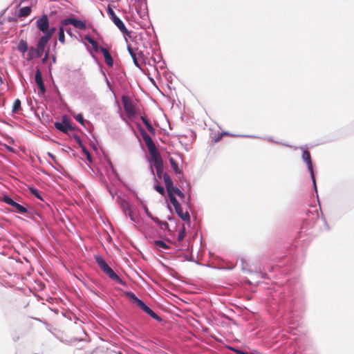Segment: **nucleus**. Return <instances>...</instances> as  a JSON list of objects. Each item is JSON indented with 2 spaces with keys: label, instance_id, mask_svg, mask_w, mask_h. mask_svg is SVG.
Segmentation results:
<instances>
[{
  "label": "nucleus",
  "instance_id": "nucleus-23",
  "mask_svg": "<svg viewBox=\"0 0 354 354\" xmlns=\"http://www.w3.org/2000/svg\"><path fill=\"white\" fill-rule=\"evenodd\" d=\"M155 245L159 250H161V249L167 250L169 248V246L162 241H156Z\"/></svg>",
  "mask_w": 354,
  "mask_h": 354
},
{
  "label": "nucleus",
  "instance_id": "nucleus-31",
  "mask_svg": "<svg viewBox=\"0 0 354 354\" xmlns=\"http://www.w3.org/2000/svg\"><path fill=\"white\" fill-rule=\"evenodd\" d=\"M146 128L151 134L153 136L156 134V129L152 127L151 124H147Z\"/></svg>",
  "mask_w": 354,
  "mask_h": 354
},
{
  "label": "nucleus",
  "instance_id": "nucleus-43",
  "mask_svg": "<svg viewBox=\"0 0 354 354\" xmlns=\"http://www.w3.org/2000/svg\"><path fill=\"white\" fill-rule=\"evenodd\" d=\"M48 156H50L52 158H54L53 155L52 153H48Z\"/></svg>",
  "mask_w": 354,
  "mask_h": 354
},
{
  "label": "nucleus",
  "instance_id": "nucleus-24",
  "mask_svg": "<svg viewBox=\"0 0 354 354\" xmlns=\"http://www.w3.org/2000/svg\"><path fill=\"white\" fill-rule=\"evenodd\" d=\"M3 201L4 203H6V204L8 205H11L12 207H13V205L15 204V201H14L10 197H9L8 196H5L3 198Z\"/></svg>",
  "mask_w": 354,
  "mask_h": 354
},
{
  "label": "nucleus",
  "instance_id": "nucleus-17",
  "mask_svg": "<svg viewBox=\"0 0 354 354\" xmlns=\"http://www.w3.org/2000/svg\"><path fill=\"white\" fill-rule=\"evenodd\" d=\"M84 39L86 40L89 44H91V46H93V48H94L95 50H97L98 49H100L97 42L95 40H94L89 35H85Z\"/></svg>",
  "mask_w": 354,
  "mask_h": 354
},
{
  "label": "nucleus",
  "instance_id": "nucleus-13",
  "mask_svg": "<svg viewBox=\"0 0 354 354\" xmlns=\"http://www.w3.org/2000/svg\"><path fill=\"white\" fill-rule=\"evenodd\" d=\"M35 82L37 84L39 91L41 94L46 92V88L42 80V75L39 68L37 69L35 73Z\"/></svg>",
  "mask_w": 354,
  "mask_h": 354
},
{
  "label": "nucleus",
  "instance_id": "nucleus-22",
  "mask_svg": "<svg viewBox=\"0 0 354 354\" xmlns=\"http://www.w3.org/2000/svg\"><path fill=\"white\" fill-rule=\"evenodd\" d=\"M64 26H62L59 28V35H58V38H59V41L62 43V44H64L65 42V35H64Z\"/></svg>",
  "mask_w": 354,
  "mask_h": 354
},
{
  "label": "nucleus",
  "instance_id": "nucleus-3",
  "mask_svg": "<svg viewBox=\"0 0 354 354\" xmlns=\"http://www.w3.org/2000/svg\"><path fill=\"white\" fill-rule=\"evenodd\" d=\"M127 49L133 59L134 64L141 69L142 65L145 64V56L143 52L138 48H133L130 44L127 46Z\"/></svg>",
  "mask_w": 354,
  "mask_h": 354
},
{
  "label": "nucleus",
  "instance_id": "nucleus-29",
  "mask_svg": "<svg viewBox=\"0 0 354 354\" xmlns=\"http://www.w3.org/2000/svg\"><path fill=\"white\" fill-rule=\"evenodd\" d=\"M185 236V227H183V228L178 233V241H181L184 239Z\"/></svg>",
  "mask_w": 354,
  "mask_h": 354
},
{
  "label": "nucleus",
  "instance_id": "nucleus-8",
  "mask_svg": "<svg viewBox=\"0 0 354 354\" xmlns=\"http://www.w3.org/2000/svg\"><path fill=\"white\" fill-rule=\"evenodd\" d=\"M60 24L62 26H68L71 24L80 30H85L86 28V24L84 21L75 18L64 19L61 21Z\"/></svg>",
  "mask_w": 354,
  "mask_h": 354
},
{
  "label": "nucleus",
  "instance_id": "nucleus-2",
  "mask_svg": "<svg viewBox=\"0 0 354 354\" xmlns=\"http://www.w3.org/2000/svg\"><path fill=\"white\" fill-rule=\"evenodd\" d=\"M95 261L100 268L103 271L104 274L109 276L110 279L114 281L124 284L123 281L119 277V276L113 270V269L106 263L104 259L101 256H96L95 257Z\"/></svg>",
  "mask_w": 354,
  "mask_h": 354
},
{
  "label": "nucleus",
  "instance_id": "nucleus-21",
  "mask_svg": "<svg viewBox=\"0 0 354 354\" xmlns=\"http://www.w3.org/2000/svg\"><path fill=\"white\" fill-rule=\"evenodd\" d=\"M13 207L15 208V212L20 213V214H24L27 212V209L24 207L23 205L15 203V204L13 205Z\"/></svg>",
  "mask_w": 354,
  "mask_h": 354
},
{
  "label": "nucleus",
  "instance_id": "nucleus-5",
  "mask_svg": "<svg viewBox=\"0 0 354 354\" xmlns=\"http://www.w3.org/2000/svg\"><path fill=\"white\" fill-rule=\"evenodd\" d=\"M163 180L167 192L168 197L171 202L173 199H176L175 195H176L177 192L180 189L177 187L174 186L171 178L167 173H165L163 175Z\"/></svg>",
  "mask_w": 354,
  "mask_h": 354
},
{
  "label": "nucleus",
  "instance_id": "nucleus-34",
  "mask_svg": "<svg viewBox=\"0 0 354 354\" xmlns=\"http://www.w3.org/2000/svg\"><path fill=\"white\" fill-rule=\"evenodd\" d=\"M141 120L143 122V123L145 124V127L147 126V124H150L147 115H142Z\"/></svg>",
  "mask_w": 354,
  "mask_h": 354
},
{
  "label": "nucleus",
  "instance_id": "nucleus-38",
  "mask_svg": "<svg viewBox=\"0 0 354 354\" xmlns=\"http://www.w3.org/2000/svg\"><path fill=\"white\" fill-rule=\"evenodd\" d=\"M145 211L148 217H149L151 218L153 216L152 214H151V212L149 211L147 207L145 208Z\"/></svg>",
  "mask_w": 354,
  "mask_h": 354
},
{
  "label": "nucleus",
  "instance_id": "nucleus-26",
  "mask_svg": "<svg viewBox=\"0 0 354 354\" xmlns=\"http://www.w3.org/2000/svg\"><path fill=\"white\" fill-rule=\"evenodd\" d=\"M44 51V48H39L38 46H37L35 48V57H40L43 55Z\"/></svg>",
  "mask_w": 354,
  "mask_h": 354
},
{
  "label": "nucleus",
  "instance_id": "nucleus-39",
  "mask_svg": "<svg viewBox=\"0 0 354 354\" xmlns=\"http://www.w3.org/2000/svg\"><path fill=\"white\" fill-rule=\"evenodd\" d=\"M176 195H177L178 196H179L180 198H185V194H183L180 190H179V191L177 192Z\"/></svg>",
  "mask_w": 354,
  "mask_h": 354
},
{
  "label": "nucleus",
  "instance_id": "nucleus-9",
  "mask_svg": "<svg viewBox=\"0 0 354 354\" xmlns=\"http://www.w3.org/2000/svg\"><path fill=\"white\" fill-rule=\"evenodd\" d=\"M302 158L306 162L308 169L310 173V176L313 182V185L315 188L316 189V183H315V177L314 174L313 163L311 161L310 153L308 150H304L302 153Z\"/></svg>",
  "mask_w": 354,
  "mask_h": 354
},
{
  "label": "nucleus",
  "instance_id": "nucleus-28",
  "mask_svg": "<svg viewBox=\"0 0 354 354\" xmlns=\"http://www.w3.org/2000/svg\"><path fill=\"white\" fill-rule=\"evenodd\" d=\"M154 188L161 195H164L165 194V189H164V187L162 186L159 185H156L154 187Z\"/></svg>",
  "mask_w": 354,
  "mask_h": 354
},
{
  "label": "nucleus",
  "instance_id": "nucleus-44",
  "mask_svg": "<svg viewBox=\"0 0 354 354\" xmlns=\"http://www.w3.org/2000/svg\"><path fill=\"white\" fill-rule=\"evenodd\" d=\"M151 170L152 174L154 175V171H153V169L152 167H151Z\"/></svg>",
  "mask_w": 354,
  "mask_h": 354
},
{
  "label": "nucleus",
  "instance_id": "nucleus-1",
  "mask_svg": "<svg viewBox=\"0 0 354 354\" xmlns=\"http://www.w3.org/2000/svg\"><path fill=\"white\" fill-rule=\"evenodd\" d=\"M139 131L149 150L151 156V162L156 168L157 176L158 178H163V175L165 174V173H163V160L160 152L146 131L143 128L140 127Z\"/></svg>",
  "mask_w": 354,
  "mask_h": 354
},
{
  "label": "nucleus",
  "instance_id": "nucleus-11",
  "mask_svg": "<svg viewBox=\"0 0 354 354\" xmlns=\"http://www.w3.org/2000/svg\"><path fill=\"white\" fill-rule=\"evenodd\" d=\"M55 127L57 129L65 133H68V131L73 129V128L71 126L66 115L62 117L61 122H55Z\"/></svg>",
  "mask_w": 354,
  "mask_h": 354
},
{
  "label": "nucleus",
  "instance_id": "nucleus-30",
  "mask_svg": "<svg viewBox=\"0 0 354 354\" xmlns=\"http://www.w3.org/2000/svg\"><path fill=\"white\" fill-rule=\"evenodd\" d=\"M75 120L79 122L80 124H82V125H84V118L82 116V115L81 113H79L77 115H76L75 116Z\"/></svg>",
  "mask_w": 354,
  "mask_h": 354
},
{
  "label": "nucleus",
  "instance_id": "nucleus-36",
  "mask_svg": "<svg viewBox=\"0 0 354 354\" xmlns=\"http://www.w3.org/2000/svg\"><path fill=\"white\" fill-rule=\"evenodd\" d=\"M162 228L167 229L169 227V224L167 221H162L161 225H160Z\"/></svg>",
  "mask_w": 354,
  "mask_h": 354
},
{
  "label": "nucleus",
  "instance_id": "nucleus-25",
  "mask_svg": "<svg viewBox=\"0 0 354 354\" xmlns=\"http://www.w3.org/2000/svg\"><path fill=\"white\" fill-rule=\"evenodd\" d=\"M55 30H56V28L55 27H52L51 28H48L47 32H46V33H44V35L46 36H48V37L50 39L52 37V36L53 35V34L55 33Z\"/></svg>",
  "mask_w": 354,
  "mask_h": 354
},
{
  "label": "nucleus",
  "instance_id": "nucleus-12",
  "mask_svg": "<svg viewBox=\"0 0 354 354\" xmlns=\"http://www.w3.org/2000/svg\"><path fill=\"white\" fill-rule=\"evenodd\" d=\"M37 28L44 34L47 32L49 28V19L46 15H42L36 21Z\"/></svg>",
  "mask_w": 354,
  "mask_h": 354
},
{
  "label": "nucleus",
  "instance_id": "nucleus-19",
  "mask_svg": "<svg viewBox=\"0 0 354 354\" xmlns=\"http://www.w3.org/2000/svg\"><path fill=\"white\" fill-rule=\"evenodd\" d=\"M21 109V100L19 99H16L12 105V112L18 113Z\"/></svg>",
  "mask_w": 354,
  "mask_h": 354
},
{
  "label": "nucleus",
  "instance_id": "nucleus-14",
  "mask_svg": "<svg viewBox=\"0 0 354 354\" xmlns=\"http://www.w3.org/2000/svg\"><path fill=\"white\" fill-rule=\"evenodd\" d=\"M100 50L102 53L104 55L106 64L109 66H112L113 64V60L109 50L106 48L102 46L100 47Z\"/></svg>",
  "mask_w": 354,
  "mask_h": 354
},
{
  "label": "nucleus",
  "instance_id": "nucleus-32",
  "mask_svg": "<svg viewBox=\"0 0 354 354\" xmlns=\"http://www.w3.org/2000/svg\"><path fill=\"white\" fill-rule=\"evenodd\" d=\"M28 59H32L33 57H35V48H31L29 50V53L28 54Z\"/></svg>",
  "mask_w": 354,
  "mask_h": 354
},
{
  "label": "nucleus",
  "instance_id": "nucleus-42",
  "mask_svg": "<svg viewBox=\"0 0 354 354\" xmlns=\"http://www.w3.org/2000/svg\"><path fill=\"white\" fill-rule=\"evenodd\" d=\"M48 53H49V49L47 50L46 55H45V57L43 59V61L45 62L47 59H48Z\"/></svg>",
  "mask_w": 354,
  "mask_h": 354
},
{
  "label": "nucleus",
  "instance_id": "nucleus-4",
  "mask_svg": "<svg viewBox=\"0 0 354 354\" xmlns=\"http://www.w3.org/2000/svg\"><path fill=\"white\" fill-rule=\"evenodd\" d=\"M128 295L133 299V301L135 303H136L137 306L144 312H145L154 319L159 322L161 321V318L156 313H155L149 307H148L142 300L138 299L133 293L129 292L128 293Z\"/></svg>",
  "mask_w": 354,
  "mask_h": 354
},
{
  "label": "nucleus",
  "instance_id": "nucleus-15",
  "mask_svg": "<svg viewBox=\"0 0 354 354\" xmlns=\"http://www.w3.org/2000/svg\"><path fill=\"white\" fill-rule=\"evenodd\" d=\"M49 40H50V38H48V36H46L45 35H44L39 39L37 46H38L39 48L44 49Z\"/></svg>",
  "mask_w": 354,
  "mask_h": 354
},
{
  "label": "nucleus",
  "instance_id": "nucleus-33",
  "mask_svg": "<svg viewBox=\"0 0 354 354\" xmlns=\"http://www.w3.org/2000/svg\"><path fill=\"white\" fill-rule=\"evenodd\" d=\"M30 192L33 195H35L37 198H39V199L42 200L41 196H40V194H39L38 191L36 189L31 188L30 189Z\"/></svg>",
  "mask_w": 354,
  "mask_h": 354
},
{
  "label": "nucleus",
  "instance_id": "nucleus-27",
  "mask_svg": "<svg viewBox=\"0 0 354 354\" xmlns=\"http://www.w3.org/2000/svg\"><path fill=\"white\" fill-rule=\"evenodd\" d=\"M128 215L130 217L131 221H135V222L138 221L137 216L135 215V214L133 212V211L130 208L128 209Z\"/></svg>",
  "mask_w": 354,
  "mask_h": 354
},
{
  "label": "nucleus",
  "instance_id": "nucleus-41",
  "mask_svg": "<svg viewBox=\"0 0 354 354\" xmlns=\"http://www.w3.org/2000/svg\"><path fill=\"white\" fill-rule=\"evenodd\" d=\"M75 140H77V142L80 145H81V144H82L81 139H80V138L78 136H75Z\"/></svg>",
  "mask_w": 354,
  "mask_h": 354
},
{
  "label": "nucleus",
  "instance_id": "nucleus-6",
  "mask_svg": "<svg viewBox=\"0 0 354 354\" xmlns=\"http://www.w3.org/2000/svg\"><path fill=\"white\" fill-rule=\"evenodd\" d=\"M108 13L110 15L113 22L118 28V29L122 33H124L125 35H129V32L128 30L126 28V26L124 24V23L122 22V21L116 16L113 10L110 7L108 8Z\"/></svg>",
  "mask_w": 354,
  "mask_h": 354
},
{
  "label": "nucleus",
  "instance_id": "nucleus-16",
  "mask_svg": "<svg viewBox=\"0 0 354 354\" xmlns=\"http://www.w3.org/2000/svg\"><path fill=\"white\" fill-rule=\"evenodd\" d=\"M31 12V8L29 6H26L20 8L19 11L18 16L19 17H26L28 16Z\"/></svg>",
  "mask_w": 354,
  "mask_h": 354
},
{
  "label": "nucleus",
  "instance_id": "nucleus-18",
  "mask_svg": "<svg viewBox=\"0 0 354 354\" xmlns=\"http://www.w3.org/2000/svg\"><path fill=\"white\" fill-rule=\"evenodd\" d=\"M17 49L23 53L26 52L28 50L27 42L24 40H21L18 44Z\"/></svg>",
  "mask_w": 354,
  "mask_h": 354
},
{
  "label": "nucleus",
  "instance_id": "nucleus-7",
  "mask_svg": "<svg viewBox=\"0 0 354 354\" xmlns=\"http://www.w3.org/2000/svg\"><path fill=\"white\" fill-rule=\"evenodd\" d=\"M122 102L127 115L129 118L134 116L136 111L132 100L129 97L123 95L122 97Z\"/></svg>",
  "mask_w": 354,
  "mask_h": 354
},
{
  "label": "nucleus",
  "instance_id": "nucleus-37",
  "mask_svg": "<svg viewBox=\"0 0 354 354\" xmlns=\"http://www.w3.org/2000/svg\"><path fill=\"white\" fill-rule=\"evenodd\" d=\"M151 218L156 223L161 225L162 221H160L158 218L152 216Z\"/></svg>",
  "mask_w": 354,
  "mask_h": 354
},
{
  "label": "nucleus",
  "instance_id": "nucleus-20",
  "mask_svg": "<svg viewBox=\"0 0 354 354\" xmlns=\"http://www.w3.org/2000/svg\"><path fill=\"white\" fill-rule=\"evenodd\" d=\"M169 162L171 167L173 168L176 174H180L182 172V170L179 169L177 162L174 160L173 158H169Z\"/></svg>",
  "mask_w": 354,
  "mask_h": 354
},
{
  "label": "nucleus",
  "instance_id": "nucleus-35",
  "mask_svg": "<svg viewBox=\"0 0 354 354\" xmlns=\"http://www.w3.org/2000/svg\"><path fill=\"white\" fill-rule=\"evenodd\" d=\"M230 349H231L232 351H234V352H236L238 354H248L247 353H245L244 351H242L241 350H239V349H236V348H232V347H230Z\"/></svg>",
  "mask_w": 354,
  "mask_h": 354
},
{
  "label": "nucleus",
  "instance_id": "nucleus-40",
  "mask_svg": "<svg viewBox=\"0 0 354 354\" xmlns=\"http://www.w3.org/2000/svg\"><path fill=\"white\" fill-rule=\"evenodd\" d=\"M84 151L86 153L87 159H88L89 161H91V155H90V153H88V151H86V150H84Z\"/></svg>",
  "mask_w": 354,
  "mask_h": 354
},
{
  "label": "nucleus",
  "instance_id": "nucleus-10",
  "mask_svg": "<svg viewBox=\"0 0 354 354\" xmlns=\"http://www.w3.org/2000/svg\"><path fill=\"white\" fill-rule=\"evenodd\" d=\"M173 205L176 214L180 216L184 221H189L190 216L188 212H183L180 204L178 203L177 199H173L171 201Z\"/></svg>",
  "mask_w": 354,
  "mask_h": 354
}]
</instances>
